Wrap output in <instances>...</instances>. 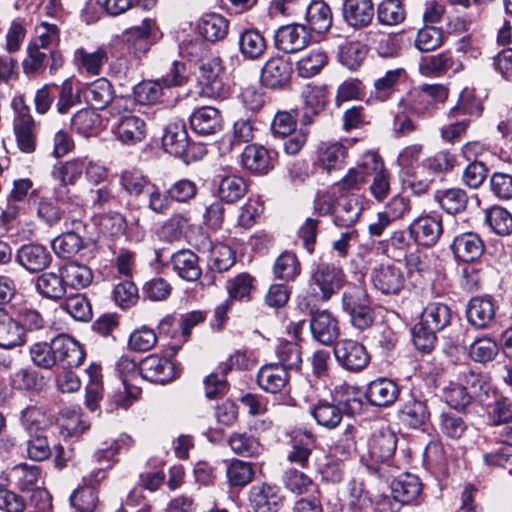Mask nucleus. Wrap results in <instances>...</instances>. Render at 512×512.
<instances>
[{
  "instance_id": "7ed1b4c3",
  "label": "nucleus",
  "mask_w": 512,
  "mask_h": 512,
  "mask_svg": "<svg viewBox=\"0 0 512 512\" xmlns=\"http://www.w3.org/2000/svg\"><path fill=\"white\" fill-rule=\"evenodd\" d=\"M198 70V83L204 96L215 99L227 97L229 87L224 83V71L219 57L201 60Z\"/></svg>"
},
{
  "instance_id": "de8ad7c7",
  "label": "nucleus",
  "mask_w": 512,
  "mask_h": 512,
  "mask_svg": "<svg viewBox=\"0 0 512 512\" xmlns=\"http://www.w3.org/2000/svg\"><path fill=\"white\" fill-rule=\"evenodd\" d=\"M67 287L82 289L88 287L93 281V272L85 264L73 261L62 267Z\"/></svg>"
},
{
  "instance_id": "aec40b11",
  "label": "nucleus",
  "mask_w": 512,
  "mask_h": 512,
  "mask_svg": "<svg viewBox=\"0 0 512 512\" xmlns=\"http://www.w3.org/2000/svg\"><path fill=\"white\" fill-rule=\"evenodd\" d=\"M172 270L185 281H196L202 275L199 257L190 249H181L170 257Z\"/></svg>"
},
{
  "instance_id": "f704fd0d",
  "label": "nucleus",
  "mask_w": 512,
  "mask_h": 512,
  "mask_svg": "<svg viewBox=\"0 0 512 512\" xmlns=\"http://www.w3.org/2000/svg\"><path fill=\"white\" fill-rule=\"evenodd\" d=\"M400 419L403 423L412 428H419L427 423L430 418V412L426 402L410 395L402 405L399 411Z\"/></svg>"
},
{
  "instance_id": "f8f14e48",
  "label": "nucleus",
  "mask_w": 512,
  "mask_h": 512,
  "mask_svg": "<svg viewBox=\"0 0 512 512\" xmlns=\"http://www.w3.org/2000/svg\"><path fill=\"white\" fill-rule=\"evenodd\" d=\"M54 349L56 350L57 364L64 369L76 368L85 359V352L81 344L67 334H59L54 337Z\"/></svg>"
},
{
  "instance_id": "20e7f679",
  "label": "nucleus",
  "mask_w": 512,
  "mask_h": 512,
  "mask_svg": "<svg viewBox=\"0 0 512 512\" xmlns=\"http://www.w3.org/2000/svg\"><path fill=\"white\" fill-rule=\"evenodd\" d=\"M345 283V274L341 268L328 263H319L311 271L309 285L313 291L320 292V298L328 301Z\"/></svg>"
},
{
  "instance_id": "1a4fd4ad",
  "label": "nucleus",
  "mask_w": 512,
  "mask_h": 512,
  "mask_svg": "<svg viewBox=\"0 0 512 512\" xmlns=\"http://www.w3.org/2000/svg\"><path fill=\"white\" fill-rule=\"evenodd\" d=\"M334 355L338 363L349 371H360L369 363L366 348L359 342L343 339L334 347Z\"/></svg>"
},
{
  "instance_id": "13d9d810",
  "label": "nucleus",
  "mask_w": 512,
  "mask_h": 512,
  "mask_svg": "<svg viewBox=\"0 0 512 512\" xmlns=\"http://www.w3.org/2000/svg\"><path fill=\"white\" fill-rule=\"evenodd\" d=\"M346 148L339 142L321 143L318 148V159L327 169L339 167L346 157Z\"/></svg>"
},
{
  "instance_id": "cd10ccee",
  "label": "nucleus",
  "mask_w": 512,
  "mask_h": 512,
  "mask_svg": "<svg viewBox=\"0 0 512 512\" xmlns=\"http://www.w3.org/2000/svg\"><path fill=\"white\" fill-rule=\"evenodd\" d=\"M242 166L254 174H266L272 167V157L261 145H247L241 154Z\"/></svg>"
},
{
  "instance_id": "b1692460",
  "label": "nucleus",
  "mask_w": 512,
  "mask_h": 512,
  "mask_svg": "<svg viewBox=\"0 0 512 512\" xmlns=\"http://www.w3.org/2000/svg\"><path fill=\"white\" fill-rule=\"evenodd\" d=\"M399 393V387L394 381L378 378L369 383L366 398L374 406L387 407L396 401Z\"/></svg>"
},
{
  "instance_id": "dca6fc26",
  "label": "nucleus",
  "mask_w": 512,
  "mask_h": 512,
  "mask_svg": "<svg viewBox=\"0 0 512 512\" xmlns=\"http://www.w3.org/2000/svg\"><path fill=\"white\" fill-rule=\"evenodd\" d=\"M309 33L305 26L291 24L280 27L274 36L275 46L285 53H295L309 43Z\"/></svg>"
},
{
  "instance_id": "7c9ffc66",
  "label": "nucleus",
  "mask_w": 512,
  "mask_h": 512,
  "mask_svg": "<svg viewBox=\"0 0 512 512\" xmlns=\"http://www.w3.org/2000/svg\"><path fill=\"white\" fill-rule=\"evenodd\" d=\"M147 134V126L139 116H125L119 121L116 128L117 139L126 145H135L142 142Z\"/></svg>"
},
{
  "instance_id": "423d86ee",
  "label": "nucleus",
  "mask_w": 512,
  "mask_h": 512,
  "mask_svg": "<svg viewBox=\"0 0 512 512\" xmlns=\"http://www.w3.org/2000/svg\"><path fill=\"white\" fill-rule=\"evenodd\" d=\"M10 475L14 484L22 492L32 493V502L48 497V492L42 488L43 480L41 469L38 466L22 463L13 467Z\"/></svg>"
},
{
  "instance_id": "09e8293b",
  "label": "nucleus",
  "mask_w": 512,
  "mask_h": 512,
  "mask_svg": "<svg viewBox=\"0 0 512 512\" xmlns=\"http://www.w3.org/2000/svg\"><path fill=\"white\" fill-rule=\"evenodd\" d=\"M424 324L429 325L432 329L441 331L451 321L450 308L440 302L429 303L421 314V320Z\"/></svg>"
},
{
  "instance_id": "9d476101",
  "label": "nucleus",
  "mask_w": 512,
  "mask_h": 512,
  "mask_svg": "<svg viewBox=\"0 0 512 512\" xmlns=\"http://www.w3.org/2000/svg\"><path fill=\"white\" fill-rule=\"evenodd\" d=\"M374 287L383 294H399L405 285L401 268L394 264H380L371 272Z\"/></svg>"
},
{
  "instance_id": "680f3d73",
  "label": "nucleus",
  "mask_w": 512,
  "mask_h": 512,
  "mask_svg": "<svg viewBox=\"0 0 512 512\" xmlns=\"http://www.w3.org/2000/svg\"><path fill=\"white\" fill-rule=\"evenodd\" d=\"M300 271V263L296 255L291 252L280 254L273 266L275 277L283 281L294 280L300 274Z\"/></svg>"
},
{
  "instance_id": "4d7b16f0",
  "label": "nucleus",
  "mask_w": 512,
  "mask_h": 512,
  "mask_svg": "<svg viewBox=\"0 0 512 512\" xmlns=\"http://www.w3.org/2000/svg\"><path fill=\"white\" fill-rule=\"evenodd\" d=\"M234 263V253L229 246L223 243H210L208 256V265L210 269L217 272H224L230 269Z\"/></svg>"
},
{
  "instance_id": "3c124183",
  "label": "nucleus",
  "mask_w": 512,
  "mask_h": 512,
  "mask_svg": "<svg viewBox=\"0 0 512 512\" xmlns=\"http://www.w3.org/2000/svg\"><path fill=\"white\" fill-rule=\"evenodd\" d=\"M24 332L18 321L7 316L0 319V347L11 349L24 343Z\"/></svg>"
},
{
  "instance_id": "6e6d98bb",
  "label": "nucleus",
  "mask_w": 512,
  "mask_h": 512,
  "mask_svg": "<svg viewBox=\"0 0 512 512\" xmlns=\"http://www.w3.org/2000/svg\"><path fill=\"white\" fill-rule=\"evenodd\" d=\"M327 63V55L320 49H313L302 56L297 63L299 76L310 78L318 74Z\"/></svg>"
},
{
  "instance_id": "2eb2a0df",
  "label": "nucleus",
  "mask_w": 512,
  "mask_h": 512,
  "mask_svg": "<svg viewBox=\"0 0 512 512\" xmlns=\"http://www.w3.org/2000/svg\"><path fill=\"white\" fill-rule=\"evenodd\" d=\"M140 376L150 382L165 384L176 376L173 363L164 357L152 354L139 364Z\"/></svg>"
},
{
  "instance_id": "c9c22d12",
  "label": "nucleus",
  "mask_w": 512,
  "mask_h": 512,
  "mask_svg": "<svg viewBox=\"0 0 512 512\" xmlns=\"http://www.w3.org/2000/svg\"><path fill=\"white\" fill-rule=\"evenodd\" d=\"M467 319L476 328L486 327L495 316V307L490 298L474 297L467 307Z\"/></svg>"
},
{
  "instance_id": "72a5a7b5",
  "label": "nucleus",
  "mask_w": 512,
  "mask_h": 512,
  "mask_svg": "<svg viewBox=\"0 0 512 512\" xmlns=\"http://www.w3.org/2000/svg\"><path fill=\"white\" fill-rule=\"evenodd\" d=\"M288 382V373L279 364H267L257 374L258 385L269 393L280 392Z\"/></svg>"
},
{
  "instance_id": "c85d7f7f",
  "label": "nucleus",
  "mask_w": 512,
  "mask_h": 512,
  "mask_svg": "<svg viewBox=\"0 0 512 512\" xmlns=\"http://www.w3.org/2000/svg\"><path fill=\"white\" fill-rule=\"evenodd\" d=\"M17 262L29 272L44 270L51 261V256L42 245H23L16 255Z\"/></svg>"
},
{
  "instance_id": "58836bf2",
  "label": "nucleus",
  "mask_w": 512,
  "mask_h": 512,
  "mask_svg": "<svg viewBox=\"0 0 512 512\" xmlns=\"http://www.w3.org/2000/svg\"><path fill=\"white\" fill-rule=\"evenodd\" d=\"M239 50L245 59L255 60L260 58L266 48L264 36L256 29H246L239 34Z\"/></svg>"
},
{
  "instance_id": "393cba45",
  "label": "nucleus",
  "mask_w": 512,
  "mask_h": 512,
  "mask_svg": "<svg viewBox=\"0 0 512 512\" xmlns=\"http://www.w3.org/2000/svg\"><path fill=\"white\" fill-rule=\"evenodd\" d=\"M342 12L348 25L361 28L371 23L374 17V5L372 0H345Z\"/></svg>"
},
{
  "instance_id": "412c9836",
  "label": "nucleus",
  "mask_w": 512,
  "mask_h": 512,
  "mask_svg": "<svg viewBox=\"0 0 512 512\" xmlns=\"http://www.w3.org/2000/svg\"><path fill=\"white\" fill-rule=\"evenodd\" d=\"M397 446L396 435L388 430L383 429L375 432L368 445L370 459L375 463H385L394 454Z\"/></svg>"
},
{
  "instance_id": "f3484780",
  "label": "nucleus",
  "mask_w": 512,
  "mask_h": 512,
  "mask_svg": "<svg viewBox=\"0 0 512 512\" xmlns=\"http://www.w3.org/2000/svg\"><path fill=\"white\" fill-rule=\"evenodd\" d=\"M313 338L323 345L332 344L339 336L338 320L328 311H316L310 320Z\"/></svg>"
},
{
  "instance_id": "e433bc0d",
  "label": "nucleus",
  "mask_w": 512,
  "mask_h": 512,
  "mask_svg": "<svg viewBox=\"0 0 512 512\" xmlns=\"http://www.w3.org/2000/svg\"><path fill=\"white\" fill-rule=\"evenodd\" d=\"M165 150L175 156H183L188 148V133L183 123L169 124L162 137Z\"/></svg>"
},
{
  "instance_id": "4be33fe9",
  "label": "nucleus",
  "mask_w": 512,
  "mask_h": 512,
  "mask_svg": "<svg viewBox=\"0 0 512 512\" xmlns=\"http://www.w3.org/2000/svg\"><path fill=\"white\" fill-rule=\"evenodd\" d=\"M363 211L361 199L357 195H349L337 201L333 210V222L342 228L352 227Z\"/></svg>"
},
{
  "instance_id": "bf43d9fd",
  "label": "nucleus",
  "mask_w": 512,
  "mask_h": 512,
  "mask_svg": "<svg viewBox=\"0 0 512 512\" xmlns=\"http://www.w3.org/2000/svg\"><path fill=\"white\" fill-rule=\"evenodd\" d=\"M228 444L234 453L244 457L257 456L262 451L259 440L247 433H233Z\"/></svg>"
},
{
  "instance_id": "a211bd4d",
  "label": "nucleus",
  "mask_w": 512,
  "mask_h": 512,
  "mask_svg": "<svg viewBox=\"0 0 512 512\" xmlns=\"http://www.w3.org/2000/svg\"><path fill=\"white\" fill-rule=\"evenodd\" d=\"M451 249L458 261L471 263L482 256L484 243L477 233L464 232L454 237Z\"/></svg>"
},
{
  "instance_id": "ea45409f",
  "label": "nucleus",
  "mask_w": 512,
  "mask_h": 512,
  "mask_svg": "<svg viewBox=\"0 0 512 512\" xmlns=\"http://www.w3.org/2000/svg\"><path fill=\"white\" fill-rule=\"evenodd\" d=\"M489 418L493 425L504 426L499 432L502 443H508V436L512 435V403L502 397L496 400L492 410L489 412Z\"/></svg>"
},
{
  "instance_id": "5701e85b",
  "label": "nucleus",
  "mask_w": 512,
  "mask_h": 512,
  "mask_svg": "<svg viewBox=\"0 0 512 512\" xmlns=\"http://www.w3.org/2000/svg\"><path fill=\"white\" fill-rule=\"evenodd\" d=\"M368 164L372 183L369 186L371 195L379 202L383 201L390 191V174L376 153L368 152Z\"/></svg>"
},
{
  "instance_id": "0eeeda50",
  "label": "nucleus",
  "mask_w": 512,
  "mask_h": 512,
  "mask_svg": "<svg viewBox=\"0 0 512 512\" xmlns=\"http://www.w3.org/2000/svg\"><path fill=\"white\" fill-rule=\"evenodd\" d=\"M248 499L254 512H278L283 506L285 497L279 486L259 483L250 488Z\"/></svg>"
},
{
  "instance_id": "5fc2aeb1",
  "label": "nucleus",
  "mask_w": 512,
  "mask_h": 512,
  "mask_svg": "<svg viewBox=\"0 0 512 512\" xmlns=\"http://www.w3.org/2000/svg\"><path fill=\"white\" fill-rule=\"evenodd\" d=\"M60 433L64 437L79 436L88 425L82 420L79 409H65L58 418Z\"/></svg>"
},
{
  "instance_id": "bb28decb",
  "label": "nucleus",
  "mask_w": 512,
  "mask_h": 512,
  "mask_svg": "<svg viewBox=\"0 0 512 512\" xmlns=\"http://www.w3.org/2000/svg\"><path fill=\"white\" fill-rule=\"evenodd\" d=\"M190 125L198 134H215L222 127L221 113L212 106L200 107L191 114Z\"/></svg>"
},
{
  "instance_id": "e2e57ef3",
  "label": "nucleus",
  "mask_w": 512,
  "mask_h": 512,
  "mask_svg": "<svg viewBox=\"0 0 512 512\" xmlns=\"http://www.w3.org/2000/svg\"><path fill=\"white\" fill-rule=\"evenodd\" d=\"M377 19L384 25H397L405 19V9L400 0H383L377 9Z\"/></svg>"
},
{
  "instance_id": "a18cd8bd",
  "label": "nucleus",
  "mask_w": 512,
  "mask_h": 512,
  "mask_svg": "<svg viewBox=\"0 0 512 512\" xmlns=\"http://www.w3.org/2000/svg\"><path fill=\"white\" fill-rule=\"evenodd\" d=\"M435 201L448 214L460 213L466 209L468 197L460 188L438 190L434 195Z\"/></svg>"
},
{
  "instance_id": "f03ea898",
  "label": "nucleus",
  "mask_w": 512,
  "mask_h": 512,
  "mask_svg": "<svg viewBox=\"0 0 512 512\" xmlns=\"http://www.w3.org/2000/svg\"><path fill=\"white\" fill-rule=\"evenodd\" d=\"M343 309L350 316L352 326L360 331L370 328L375 320L366 291L359 286L348 288L342 297Z\"/></svg>"
},
{
  "instance_id": "774afa93",
  "label": "nucleus",
  "mask_w": 512,
  "mask_h": 512,
  "mask_svg": "<svg viewBox=\"0 0 512 512\" xmlns=\"http://www.w3.org/2000/svg\"><path fill=\"white\" fill-rule=\"evenodd\" d=\"M490 192L501 201L512 199V174L494 172L489 178Z\"/></svg>"
},
{
  "instance_id": "4468645a",
  "label": "nucleus",
  "mask_w": 512,
  "mask_h": 512,
  "mask_svg": "<svg viewBox=\"0 0 512 512\" xmlns=\"http://www.w3.org/2000/svg\"><path fill=\"white\" fill-rule=\"evenodd\" d=\"M292 64L284 57H271L261 71V83L271 89L285 87L292 75Z\"/></svg>"
},
{
  "instance_id": "39448f33",
  "label": "nucleus",
  "mask_w": 512,
  "mask_h": 512,
  "mask_svg": "<svg viewBox=\"0 0 512 512\" xmlns=\"http://www.w3.org/2000/svg\"><path fill=\"white\" fill-rule=\"evenodd\" d=\"M83 157L60 162L52 169V177L59 182L55 188V196L58 201L71 200L69 185H75L83 174Z\"/></svg>"
},
{
  "instance_id": "052dcab7",
  "label": "nucleus",
  "mask_w": 512,
  "mask_h": 512,
  "mask_svg": "<svg viewBox=\"0 0 512 512\" xmlns=\"http://www.w3.org/2000/svg\"><path fill=\"white\" fill-rule=\"evenodd\" d=\"M52 248L57 256L71 258L83 248V239L76 232H66L52 241Z\"/></svg>"
},
{
  "instance_id": "9b49d317",
  "label": "nucleus",
  "mask_w": 512,
  "mask_h": 512,
  "mask_svg": "<svg viewBox=\"0 0 512 512\" xmlns=\"http://www.w3.org/2000/svg\"><path fill=\"white\" fill-rule=\"evenodd\" d=\"M14 133L19 149L25 153H32L36 148L35 121L29 108L22 103L17 109L13 122Z\"/></svg>"
},
{
  "instance_id": "473e14b6",
  "label": "nucleus",
  "mask_w": 512,
  "mask_h": 512,
  "mask_svg": "<svg viewBox=\"0 0 512 512\" xmlns=\"http://www.w3.org/2000/svg\"><path fill=\"white\" fill-rule=\"evenodd\" d=\"M310 414L319 426L332 430L341 423L344 411L334 402L320 399L311 407Z\"/></svg>"
},
{
  "instance_id": "6ab92c4d",
  "label": "nucleus",
  "mask_w": 512,
  "mask_h": 512,
  "mask_svg": "<svg viewBox=\"0 0 512 512\" xmlns=\"http://www.w3.org/2000/svg\"><path fill=\"white\" fill-rule=\"evenodd\" d=\"M153 27L154 21L145 18L140 25L125 31L124 41L127 45V49L135 58L140 59L149 51Z\"/></svg>"
},
{
  "instance_id": "69168bd1",
  "label": "nucleus",
  "mask_w": 512,
  "mask_h": 512,
  "mask_svg": "<svg viewBox=\"0 0 512 512\" xmlns=\"http://www.w3.org/2000/svg\"><path fill=\"white\" fill-rule=\"evenodd\" d=\"M282 483L287 490L297 495L309 492L314 485L308 475L295 468H288L283 472Z\"/></svg>"
},
{
  "instance_id": "2f4dec72",
  "label": "nucleus",
  "mask_w": 512,
  "mask_h": 512,
  "mask_svg": "<svg viewBox=\"0 0 512 512\" xmlns=\"http://www.w3.org/2000/svg\"><path fill=\"white\" fill-rule=\"evenodd\" d=\"M415 240L424 246L434 245L442 234V223L435 217L424 216L416 219L410 226Z\"/></svg>"
},
{
  "instance_id": "f257e3e1",
  "label": "nucleus",
  "mask_w": 512,
  "mask_h": 512,
  "mask_svg": "<svg viewBox=\"0 0 512 512\" xmlns=\"http://www.w3.org/2000/svg\"><path fill=\"white\" fill-rule=\"evenodd\" d=\"M448 98V88L443 84H423L411 90L406 102L409 112L418 117H430L438 108V104L444 103Z\"/></svg>"
},
{
  "instance_id": "79ce46f5",
  "label": "nucleus",
  "mask_w": 512,
  "mask_h": 512,
  "mask_svg": "<svg viewBox=\"0 0 512 512\" xmlns=\"http://www.w3.org/2000/svg\"><path fill=\"white\" fill-rule=\"evenodd\" d=\"M306 21L311 30L317 33L326 32L332 25L330 7L322 0L311 2L306 10Z\"/></svg>"
},
{
  "instance_id": "864d4df0",
  "label": "nucleus",
  "mask_w": 512,
  "mask_h": 512,
  "mask_svg": "<svg viewBox=\"0 0 512 512\" xmlns=\"http://www.w3.org/2000/svg\"><path fill=\"white\" fill-rule=\"evenodd\" d=\"M368 49L358 41L345 42L339 49V61L350 70L360 67L366 58Z\"/></svg>"
},
{
  "instance_id": "ddd939ff",
  "label": "nucleus",
  "mask_w": 512,
  "mask_h": 512,
  "mask_svg": "<svg viewBox=\"0 0 512 512\" xmlns=\"http://www.w3.org/2000/svg\"><path fill=\"white\" fill-rule=\"evenodd\" d=\"M420 71L425 76L439 77L448 72L453 74L463 70V63L450 51L422 57L419 63Z\"/></svg>"
},
{
  "instance_id": "a19ab883",
  "label": "nucleus",
  "mask_w": 512,
  "mask_h": 512,
  "mask_svg": "<svg viewBox=\"0 0 512 512\" xmlns=\"http://www.w3.org/2000/svg\"><path fill=\"white\" fill-rule=\"evenodd\" d=\"M84 95L93 109L102 110L113 100L114 90L106 78H99L87 87Z\"/></svg>"
},
{
  "instance_id": "37998d69",
  "label": "nucleus",
  "mask_w": 512,
  "mask_h": 512,
  "mask_svg": "<svg viewBox=\"0 0 512 512\" xmlns=\"http://www.w3.org/2000/svg\"><path fill=\"white\" fill-rule=\"evenodd\" d=\"M391 488L396 500L409 503L420 494L421 483L416 475L406 473L393 480Z\"/></svg>"
},
{
  "instance_id": "49530a36",
  "label": "nucleus",
  "mask_w": 512,
  "mask_h": 512,
  "mask_svg": "<svg viewBox=\"0 0 512 512\" xmlns=\"http://www.w3.org/2000/svg\"><path fill=\"white\" fill-rule=\"evenodd\" d=\"M198 29L206 40L214 42L227 35L228 22L219 14H206L200 19Z\"/></svg>"
},
{
  "instance_id": "a878e982",
  "label": "nucleus",
  "mask_w": 512,
  "mask_h": 512,
  "mask_svg": "<svg viewBox=\"0 0 512 512\" xmlns=\"http://www.w3.org/2000/svg\"><path fill=\"white\" fill-rule=\"evenodd\" d=\"M116 370L125 388L126 397L119 396L115 402L117 405L127 409L137 399L139 390H129V382L140 376V369L136 362L128 356H122L116 363Z\"/></svg>"
},
{
  "instance_id": "4c0bfd02",
  "label": "nucleus",
  "mask_w": 512,
  "mask_h": 512,
  "mask_svg": "<svg viewBox=\"0 0 512 512\" xmlns=\"http://www.w3.org/2000/svg\"><path fill=\"white\" fill-rule=\"evenodd\" d=\"M37 291L48 299L58 300L66 294L67 284L62 268L60 273L44 272L36 281Z\"/></svg>"
},
{
  "instance_id": "c03bdc74",
  "label": "nucleus",
  "mask_w": 512,
  "mask_h": 512,
  "mask_svg": "<svg viewBox=\"0 0 512 512\" xmlns=\"http://www.w3.org/2000/svg\"><path fill=\"white\" fill-rule=\"evenodd\" d=\"M370 165L368 164V153L365 154L363 162L348 170L346 175L335 184V188L341 192L360 190L370 176Z\"/></svg>"
},
{
  "instance_id": "603ef678",
  "label": "nucleus",
  "mask_w": 512,
  "mask_h": 512,
  "mask_svg": "<svg viewBox=\"0 0 512 512\" xmlns=\"http://www.w3.org/2000/svg\"><path fill=\"white\" fill-rule=\"evenodd\" d=\"M247 192L245 180L236 175H229L219 183L218 194L221 200L234 203L240 200Z\"/></svg>"
},
{
  "instance_id": "8fccbe9b",
  "label": "nucleus",
  "mask_w": 512,
  "mask_h": 512,
  "mask_svg": "<svg viewBox=\"0 0 512 512\" xmlns=\"http://www.w3.org/2000/svg\"><path fill=\"white\" fill-rule=\"evenodd\" d=\"M485 221L490 229L499 236L512 233V214L501 206H492L485 211Z\"/></svg>"
},
{
  "instance_id": "6e6552de",
  "label": "nucleus",
  "mask_w": 512,
  "mask_h": 512,
  "mask_svg": "<svg viewBox=\"0 0 512 512\" xmlns=\"http://www.w3.org/2000/svg\"><path fill=\"white\" fill-rule=\"evenodd\" d=\"M114 46L106 44L97 47L93 51L80 47L75 50L73 62L81 73L97 76L102 72V68L108 63L110 57L114 55Z\"/></svg>"
},
{
  "instance_id": "0e129e2a",
  "label": "nucleus",
  "mask_w": 512,
  "mask_h": 512,
  "mask_svg": "<svg viewBox=\"0 0 512 512\" xmlns=\"http://www.w3.org/2000/svg\"><path fill=\"white\" fill-rule=\"evenodd\" d=\"M366 40L374 45L381 57H394L398 54L399 44L394 35L371 30L367 32Z\"/></svg>"
},
{
  "instance_id": "c756f323",
  "label": "nucleus",
  "mask_w": 512,
  "mask_h": 512,
  "mask_svg": "<svg viewBox=\"0 0 512 512\" xmlns=\"http://www.w3.org/2000/svg\"><path fill=\"white\" fill-rule=\"evenodd\" d=\"M102 474L104 477V472L98 470L96 473H92L88 477L83 478L84 486L79 487L71 496V504L75 507L79 512H93L97 502L98 496L93 488V485L99 481L97 476Z\"/></svg>"
},
{
  "instance_id": "338daca9",
  "label": "nucleus",
  "mask_w": 512,
  "mask_h": 512,
  "mask_svg": "<svg viewBox=\"0 0 512 512\" xmlns=\"http://www.w3.org/2000/svg\"><path fill=\"white\" fill-rule=\"evenodd\" d=\"M30 356L33 363L43 369H50L57 364L54 338L50 343L37 342L30 348Z\"/></svg>"
}]
</instances>
